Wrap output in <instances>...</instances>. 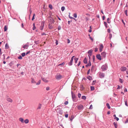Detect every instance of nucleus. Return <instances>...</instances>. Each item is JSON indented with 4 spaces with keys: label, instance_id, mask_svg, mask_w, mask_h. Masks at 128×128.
<instances>
[{
    "label": "nucleus",
    "instance_id": "f257e3e1",
    "mask_svg": "<svg viewBox=\"0 0 128 128\" xmlns=\"http://www.w3.org/2000/svg\"><path fill=\"white\" fill-rule=\"evenodd\" d=\"M63 77L59 74H57L55 76L56 79L58 80H60Z\"/></svg>",
    "mask_w": 128,
    "mask_h": 128
},
{
    "label": "nucleus",
    "instance_id": "f03ea898",
    "mask_svg": "<svg viewBox=\"0 0 128 128\" xmlns=\"http://www.w3.org/2000/svg\"><path fill=\"white\" fill-rule=\"evenodd\" d=\"M107 66L106 64H105L102 66L101 68L102 71H104L107 70Z\"/></svg>",
    "mask_w": 128,
    "mask_h": 128
},
{
    "label": "nucleus",
    "instance_id": "7ed1b4c3",
    "mask_svg": "<svg viewBox=\"0 0 128 128\" xmlns=\"http://www.w3.org/2000/svg\"><path fill=\"white\" fill-rule=\"evenodd\" d=\"M48 22L49 24H52L54 23V20L53 18L51 17L49 18V19L48 20Z\"/></svg>",
    "mask_w": 128,
    "mask_h": 128
},
{
    "label": "nucleus",
    "instance_id": "20e7f679",
    "mask_svg": "<svg viewBox=\"0 0 128 128\" xmlns=\"http://www.w3.org/2000/svg\"><path fill=\"white\" fill-rule=\"evenodd\" d=\"M99 75L100 78H104L105 76L104 74L101 72L99 73Z\"/></svg>",
    "mask_w": 128,
    "mask_h": 128
},
{
    "label": "nucleus",
    "instance_id": "39448f33",
    "mask_svg": "<svg viewBox=\"0 0 128 128\" xmlns=\"http://www.w3.org/2000/svg\"><path fill=\"white\" fill-rule=\"evenodd\" d=\"M72 98L74 102H75L76 96L75 94H73L72 91L71 92Z\"/></svg>",
    "mask_w": 128,
    "mask_h": 128
},
{
    "label": "nucleus",
    "instance_id": "423d86ee",
    "mask_svg": "<svg viewBox=\"0 0 128 128\" xmlns=\"http://www.w3.org/2000/svg\"><path fill=\"white\" fill-rule=\"evenodd\" d=\"M104 47L102 44H100V45L99 50L100 52L102 51V50Z\"/></svg>",
    "mask_w": 128,
    "mask_h": 128
},
{
    "label": "nucleus",
    "instance_id": "0eeeda50",
    "mask_svg": "<svg viewBox=\"0 0 128 128\" xmlns=\"http://www.w3.org/2000/svg\"><path fill=\"white\" fill-rule=\"evenodd\" d=\"M44 26V22H41V25L40 27V29L41 30H43Z\"/></svg>",
    "mask_w": 128,
    "mask_h": 128
},
{
    "label": "nucleus",
    "instance_id": "6e6552de",
    "mask_svg": "<svg viewBox=\"0 0 128 128\" xmlns=\"http://www.w3.org/2000/svg\"><path fill=\"white\" fill-rule=\"evenodd\" d=\"M96 57L98 59L100 60H102L100 55V54H97L96 55Z\"/></svg>",
    "mask_w": 128,
    "mask_h": 128
},
{
    "label": "nucleus",
    "instance_id": "1a4fd4ad",
    "mask_svg": "<svg viewBox=\"0 0 128 128\" xmlns=\"http://www.w3.org/2000/svg\"><path fill=\"white\" fill-rule=\"evenodd\" d=\"M101 55L102 57L104 58L106 56V53L104 52H102L101 53Z\"/></svg>",
    "mask_w": 128,
    "mask_h": 128
},
{
    "label": "nucleus",
    "instance_id": "9d476101",
    "mask_svg": "<svg viewBox=\"0 0 128 128\" xmlns=\"http://www.w3.org/2000/svg\"><path fill=\"white\" fill-rule=\"evenodd\" d=\"M42 106V104L40 103H39L38 104L37 109V110L40 109L41 108Z\"/></svg>",
    "mask_w": 128,
    "mask_h": 128
},
{
    "label": "nucleus",
    "instance_id": "9b49d317",
    "mask_svg": "<svg viewBox=\"0 0 128 128\" xmlns=\"http://www.w3.org/2000/svg\"><path fill=\"white\" fill-rule=\"evenodd\" d=\"M126 69L127 68L126 67L123 66L122 67L120 68L121 71L122 72L126 71Z\"/></svg>",
    "mask_w": 128,
    "mask_h": 128
},
{
    "label": "nucleus",
    "instance_id": "f8f14e48",
    "mask_svg": "<svg viewBox=\"0 0 128 128\" xmlns=\"http://www.w3.org/2000/svg\"><path fill=\"white\" fill-rule=\"evenodd\" d=\"M78 108L79 110H81L83 108V106L82 105L80 104L78 106Z\"/></svg>",
    "mask_w": 128,
    "mask_h": 128
},
{
    "label": "nucleus",
    "instance_id": "ddd939ff",
    "mask_svg": "<svg viewBox=\"0 0 128 128\" xmlns=\"http://www.w3.org/2000/svg\"><path fill=\"white\" fill-rule=\"evenodd\" d=\"M42 80L45 82H48V80L44 78H42Z\"/></svg>",
    "mask_w": 128,
    "mask_h": 128
},
{
    "label": "nucleus",
    "instance_id": "4468645a",
    "mask_svg": "<svg viewBox=\"0 0 128 128\" xmlns=\"http://www.w3.org/2000/svg\"><path fill=\"white\" fill-rule=\"evenodd\" d=\"M7 100L10 102H12V99L10 98H8L6 99Z\"/></svg>",
    "mask_w": 128,
    "mask_h": 128
},
{
    "label": "nucleus",
    "instance_id": "2eb2a0df",
    "mask_svg": "<svg viewBox=\"0 0 128 128\" xmlns=\"http://www.w3.org/2000/svg\"><path fill=\"white\" fill-rule=\"evenodd\" d=\"M73 61V60L71 59L70 62L68 63V64L69 66H71L72 65Z\"/></svg>",
    "mask_w": 128,
    "mask_h": 128
},
{
    "label": "nucleus",
    "instance_id": "dca6fc26",
    "mask_svg": "<svg viewBox=\"0 0 128 128\" xmlns=\"http://www.w3.org/2000/svg\"><path fill=\"white\" fill-rule=\"evenodd\" d=\"M28 45L26 44L25 45H24L22 47L24 48V49H27L28 48Z\"/></svg>",
    "mask_w": 128,
    "mask_h": 128
},
{
    "label": "nucleus",
    "instance_id": "f3484780",
    "mask_svg": "<svg viewBox=\"0 0 128 128\" xmlns=\"http://www.w3.org/2000/svg\"><path fill=\"white\" fill-rule=\"evenodd\" d=\"M91 63L90 62V61H89L88 63V64L86 65V66L87 67L88 66H91Z\"/></svg>",
    "mask_w": 128,
    "mask_h": 128
},
{
    "label": "nucleus",
    "instance_id": "a211bd4d",
    "mask_svg": "<svg viewBox=\"0 0 128 128\" xmlns=\"http://www.w3.org/2000/svg\"><path fill=\"white\" fill-rule=\"evenodd\" d=\"M19 120L22 122L23 123L24 122V120L23 118H19Z\"/></svg>",
    "mask_w": 128,
    "mask_h": 128
},
{
    "label": "nucleus",
    "instance_id": "6ab92c4d",
    "mask_svg": "<svg viewBox=\"0 0 128 128\" xmlns=\"http://www.w3.org/2000/svg\"><path fill=\"white\" fill-rule=\"evenodd\" d=\"M83 62L84 63L86 64L87 63V60L86 58H85Z\"/></svg>",
    "mask_w": 128,
    "mask_h": 128
},
{
    "label": "nucleus",
    "instance_id": "aec40b11",
    "mask_svg": "<svg viewBox=\"0 0 128 128\" xmlns=\"http://www.w3.org/2000/svg\"><path fill=\"white\" fill-rule=\"evenodd\" d=\"M48 27L49 29H51L53 28V26L50 25V24H49L48 26Z\"/></svg>",
    "mask_w": 128,
    "mask_h": 128
},
{
    "label": "nucleus",
    "instance_id": "412c9836",
    "mask_svg": "<svg viewBox=\"0 0 128 128\" xmlns=\"http://www.w3.org/2000/svg\"><path fill=\"white\" fill-rule=\"evenodd\" d=\"M29 121V120L28 119H26L24 120V122L26 124L28 123Z\"/></svg>",
    "mask_w": 128,
    "mask_h": 128
},
{
    "label": "nucleus",
    "instance_id": "4be33fe9",
    "mask_svg": "<svg viewBox=\"0 0 128 128\" xmlns=\"http://www.w3.org/2000/svg\"><path fill=\"white\" fill-rule=\"evenodd\" d=\"M92 50L91 49L90 50H89L88 52V53L90 54H92Z\"/></svg>",
    "mask_w": 128,
    "mask_h": 128
},
{
    "label": "nucleus",
    "instance_id": "5701e85b",
    "mask_svg": "<svg viewBox=\"0 0 128 128\" xmlns=\"http://www.w3.org/2000/svg\"><path fill=\"white\" fill-rule=\"evenodd\" d=\"M34 43L36 44H39V40H38L37 41H35L34 42Z\"/></svg>",
    "mask_w": 128,
    "mask_h": 128
},
{
    "label": "nucleus",
    "instance_id": "b1692460",
    "mask_svg": "<svg viewBox=\"0 0 128 128\" xmlns=\"http://www.w3.org/2000/svg\"><path fill=\"white\" fill-rule=\"evenodd\" d=\"M33 26L32 29L33 30H34L36 28V27L35 26V24L34 23L33 24Z\"/></svg>",
    "mask_w": 128,
    "mask_h": 128
},
{
    "label": "nucleus",
    "instance_id": "393cba45",
    "mask_svg": "<svg viewBox=\"0 0 128 128\" xmlns=\"http://www.w3.org/2000/svg\"><path fill=\"white\" fill-rule=\"evenodd\" d=\"M74 60H75V63H76L77 62V61L78 60V58H74Z\"/></svg>",
    "mask_w": 128,
    "mask_h": 128
},
{
    "label": "nucleus",
    "instance_id": "a878e982",
    "mask_svg": "<svg viewBox=\"0 0 128 128\" xmlns=\"http://www.w3.org/2000/svg\"><path fill=\"white\" fill-rule=\"evenodd\" d=\"M87 78L89 80H92V78L90 76H89L87 77Z\"/></svg>",
    "mask_w": 128,
    "mask_h": 128
},
{
    "label": "nucleus",
    "instance_id": "bb28decb",
    "mask_svg": "<svg viewBox=\"0 0 128 128\" xmlns=\"http://www.w3.org/2000/svg\"><path fill=\"white\" fill-rule=\"evenodd\" d=\"M106 106H107V107L108 108V109H110V106L109 105V104L108 103H107L106 104Z\"/></svg>",
    "mask_w": 128,
    "mask_h": 128
},
{
    "label": "nucleus",
    "instance_id": "cd10ccee",
    "mask_svg": "<svg viewBox=\"0 0 128 128\" xmlns=\"http://www.w3.org/2000/svg\"><path fill=\"white\" fill-rule=\"evenodd\" d=\"M91 90H94V86H90Z\"/></svg>",
    "mask_w": 128,
    "mask_h": 128
},
{
    "label": "nucleus",
    "instance_id": "c85d7f7f",
    "mask_svg": "<svg viewBox=\"0 0 128 128\" xmlns=\"http://www.w3.org/2000/svg\"><path fill=\"white\" fill-rule=\"evenodd\" d=\"M49 7L51 10H52L53 8L51 4H49L48 6Z\"/></svg>",
    "mask_w": 128,
    "mask_h": 128
},
{
    "label": "nucleus",
    "instance_id": "c756f323",
    "mask_svg": "<svg viewBox=\"0 0 128 128\" xmlns=\"http://www.w3.org/2000/svg\"><path fill=\"white\" fill-rule=\"evenodd\" d=\"M32 81L31 82L32 83H36V82L32 78Z\"/></svg>",
    "mask_w": 128,
    "mask_h": 128
},
{
    "label": "nucleus",
    "instance_id": "7c9ffc66",
    "mask_svg": "<svg viewBox=\"0 0 128 128\" xmlns=\"http://www.w3.org/2000/svg\"><path fill=\"white\" fill-rule=\"evenodd\" d=\"M35 16V14H33L32 18V20H34V18H35L34 17Z\"/></svg>",
    "mask_w": 128,
    "mask_h": 128
},
{
    "label": "nucleus",
    "instance_id": "2f4dec72",
    "mask_svg": "<svg viewBox=\"0 0 128 128\" xmlns=\"http://www.w3.org/2000/svg\"><path fill=\"white\" fill-rule=\"evenodd\" d=\"M113 124H114V126L115 127V128H117V124L116 123L114 122Z\"/></svg>",
    "mask_w": 128,
    "mask_h": 128
},
{
    "label": "nucleus",
    "instance_id": "473e14b6",
    "mask_svg": "<svg viewBox=\"0 0 128 128\" xmlns=\"http://www.w3.org/2000/svg\"><path fill=\"white\" fill-rule=\"evenodd\" d=\"M82 98L84 100H85L86 99V97L84 96H82Z\"/></svg>",
    "mask_w": 128,
    "mask_h": 128
},
{
    "label": "nucleus",
    "instance_id": "72a5a7b5",
    "mask_svg": "<svg viewBox=\"0 0 128 128\" xmlns=\"http://www.w3.org/2000/svg\"><path fill=\"white\" fill-rule=\"evenodd\" d=\"M41 82V80H38V82L36 84V85H38L40 84Z\"/></svg>",
    "mask_w": 128,
    "mask_h": 128
},
{
    "label": "nucleus",
    "instance_id": "f704fd0d",
    "mask_svg": "<svg viewBox=\"0 0 128 128\" xmlns=\"http://www.w3.org/2000/svg\"><path fill=\"white\" fill-rule=\"evenodd\" d=\"M104 24L106 26V28H107L108 27L107 24L106 22H104Z\"/></svg>",
    "mask_w": 128,
    "mask_h": 128
},
{
    "label": "nucleus",
    "instance_id": "c9c22d12",
    "mask_svg": "<svg viewBox=\"0 0 128 128\" xmlns=\"http://www.w3.org/2000/svg\"><path fill=\"white\" fill-rule=\"evenodd\" d=\"M74 116H71V118L70 119V121H72V120L74 118Z\"/></svg>",
    "mask_w": 128,
    "mask_h": 128
},
{
    "label": "nucleus",
    "instance_id": "e433bc0d",
    "mask_svg": "<svg viewBox=\"0 0 128 128\" xmlns=\"http://www.w3.org/2000/svg\"><path fill=\"white\" fill-rule=\"evenodd\" d=\"M7 29V27L6 26H5L4 28V31H6Z\"/></svg>",
    "mask_w": 128,
    "mask_h": 128
},
{
    "label": "nucleus",
    "instance_id": "4c0bfd02",
    "mask_svg": "<svg viewBox=\"0 0 128 128\" xmlns=\"http://www.w3.org/2000/svg\"><path fill=\"white\" fill-rule=\"evenodd\" d=\"M65 9V8L64 6H62L61 8V10L62 11H64Z\"/></svg>",
    "mask_w": 128,
    "mask_h": 128
},
{
    "label": "nucleus",
    "instance_id": "58836bf2",
    "mask_svg": "<svg viewBox=\"0 0 128 128\" xmlns=\"http://www.w3.org/2000/svg\"><path fill=\"white\" fill-rule=\"evenodd\" d=\"M8 45L7 44H5V48L6 49H8Z\"/></svg>",
    "mask_w": 128,
    "mask_h": 128
},
{
    "label": "nucleus",
    "instance_id": "ea45409f",
    "mask_svg": "<svg viewBox=\"0 0 128 128\" xmlns=\"http://www.w3.org/2000/svg\"><path fill=\"white\" fill-rule=\"evenodd\" d=\"M124 14H126V16H128V14H127V10H125L124 12Z\"/></svg>",
    "mask_w": 128,
    "mask_h": 128
},
{
    "label": "nucleus",
    "instance_id": "a19ab883",
    "mask_svg": "<svg viewBox=\"0 0 128 128\" xmlns=\"http://www.w3.org/2000/svg\"><path fill=\"white\" fill-rule=\"evenodd\" d=\"M26 54L25 52H23L22 54L21 55L22 56L24 57L25 56Z\"/></svg>",
    "mask_w": 128,
    "mask_h": 128
},
{
    "label": "nucleus",
    "instance_id": "79ce46f5",
    "mask_svg": "<svg viewBox=\"0 0 128 128\" xmlns=\"http://www.w3.org/2000/svg\"><path fill=\"white\" fill-rule=\"evenodd\" d=\"M74 16L75 18H76L77 17V14L76 13H74Z\"/></svg>",
    "mask_w": 128,
    "mask_h": 128
},
{
    "label": "nucleus",
    "instance_id": "37998d69",
    "mask_svg": "<svg viewBox=\"0 0 128 128\" xmlns=\"http://www.w3.org/2000/svg\"><path fill=\"white\" fill-rule=\"evenodd\" d=\"M65 64V63L64 62H63L61 64H60L59 66H64Z\"/></svg>",
    "mask_w": 128,
    "mask_h": 128
},
{
    "label": "nucleus",
    "instance_id": "c03bdc74",
    "mask_svg": "<svg viewBox=\"0 0 128 128\" xmlns=\"http://www.w3.org/2000/svg\"><path fill=\"white\" fill-rule=\"evenodd\" d=\"M109 20H110V18H107V22H108V23H110V21H109Z\"/></svg>",
    "mask_w": 128,
    "mask_h": 128
},
{
    "label": "nucleus",
    "instance_id": "a18cd8bd",
    "mask_svg": "<svg viewBox=\"0 0 128 128\" xmlns=\"http://www.w3.org/2000/svg\"><path fill=\"white\" fill-rule=\"evenodd\" d=\"M22 56H21L20 55L18 57V58L19 59H22Z\"/></svg>",
    "mask_w": 128,
    "mask_h": 128
},
{
    "label": "nucleus",
    "instance_id": "49530a36",
    "mask_svg": "<svg viewBox=\"0 0 128 128\" xmlns=\"http://www.w3.org/2000/svg\"><path fill=\"white\" fill-rule=\"evenodd\" d=\"M78 96L79 98H80L81 96V94L80 93H78Z\"/></svg>",
    "mask_w": 128,
    "mask_h": 128
},
{
    "label": "nucleus",
    "instance_id": "de8ad7c7",
    "mask_svg": "<svg viewBox=\"0 0 128 128\" xmlns=\"http://www.w3.org/2000/svg\"><path fill=\"white\" fill-rule=\"evenodd\" d=\"M119 81L121 83H123V81L122 80V79H121L120 78L119 79Z\"/></svg>",
    "mask_w": 128,
    "mask_h": 128
},
{
    "label": "nucleus",
    "instance_id": "09e8293b",
    "mask_svg": "<svg viewBox=\"0 0 128 128\" xmlns=\"http://www.w3.org/2000/svg\"><path fill=\"white\" fill-rule=\"evenodd\" d=\"M85 20H86V21H87L89 20V19L88 17H86Z\"/></svg>",
    "mask_w": 128,
    "mask_h": 128
},
{
    "label": "nucleus",
    "instance_id": "8fccbe9b",
    "mask_svg": "<svg viewBox=\"0 0 128 128\" xmlns=\"http://www.w3.org/2000/svg\"><path fill=\"white\" fill-rule=\"evenodd\" d=\"M94 66H92V68L91 69V71L92 70H94Z\"/></svg>",
    "mask_w": 128,
    "mask_h": 128
},
{
    "label": "nucleus",
    "instance_id": "3c124183",
    "mask_svg": "<svg viewBox=\"0 0 128 128\" xmlns=\"http://www.w3.org/2000/svg\"><path fill=\"white\" fill-rule=\"evenodd\" d=\"M68 103V102L67 101H66L64 103V104L65 105H67Z\"/></svg>",
    "mask_w": 128,
    "mask_h": 128
},
{
    "label": "nucleus",
    "instance_id": "603ef678",
    "mask_svg": "<svg viewBox=\"0 0 128 128\" xmlns=\"http://www.w3.org/2000/svg\"><path fill=\"white\" fill-rule=\"evenodd\" d=\"M98 48H95V49L94 50V51L95 52H96L98 51Z\"/></svg>",
    "mask_w": 128,
    "mask_h": 128
},
{
    "label": "nucleus",
    "instance_id": "864d4df0",
    "mask_svg": "<svg viewBox=\"0 0 128 128\" xmlns=\"http://www.w3.org/2000/svg\"><path fill=\"white\" fill-rule=\"evenodd\" d=\"M112 36V35L111 34H110L109 35V38L110 39H111Z\"/></svg>",
    "mask_w": 128,
    "mask_h": 128
},
{
    "label": "nucleus",
    "instance_id": "5fc2aeb1",
    "mask_svg": "<svg viewBox=\"0 0 128 128\" xmlns=\"http://www.w3.org/2000/svg\"><path fill=\"white\" fill-rule=\"evenodd\" d=\"M61 29V27L60 26H58V30H60Z\"/></svg>",
    "mask_w": 128,
    "mask_h": 128
},
{
    "label": "nucleus",
    "instance_id": "6e6d98bb",
    "mask_svg": "<svg viewBox=\"0 0 128 128\" xmlns=\"http://www.w3.org/2000/svg\"><path fill=\"white\" fill-rule=\"evenodd\" d=\"M114 119L116 120H117V121H118L119 120V118L116 117L114 118Z\"/></svg>",
    "mask_w": 128,
    "mask_h": 128
},
{
    "label": "nucleus",
    "instance_id": "4d7b16f0",
    "mask_svg": "<svg viewBox=\"0 0 128 128\" xmlns=\"http://www.w3.org/2000/svg\"><path fill=\"white\" fill-rule=\"evenodd\" d=\"M46 90H50V88L48 86L46 88Z\"/></svg>",
    "mask_w": 128,
    "mask_h": 128
},
{
    "label": "nucleus",
    "instance_id": "13d9d810",
    "mask_svg": "<svg viewBox=\"0 0 128 128\" xmlns=\"http://www.w3.org/2000/svg\"><path fill=\"white\" fill-rule=\"evenodd\" d=\"M58 44V40H56V45H57Z\"/></svg>",
    "mask_w": 128,
    "mask_h": 128
},
{
    "label": "nucleus",
    "instance_id": "bf43d9fd",
    "mask_svg": "<svg viewBox=\"0 0 128 128\" xmlns=\"http://www.w3.org/2000/svg\"><path fill=\"white\" fill-rule=\"evenodd\" d=\"M92 104L90 105L89 108L90 109H92Z\"/></svg>",
    "mask_w": 128,
    "mask_h": 128
},
{
    "label": "nucleus",
    "instance_id": "052dcab7",
    "mask_svg": "<svg viewBox=\"0 0 128 128\" xmlns=\"http://www.w3.org/2000/svg\"><path fill=\"white\" fill-rule=\"evenodd\" d=\"M92 60L94 62L95 60V56H93V57L92 58Z\"/></svg>",
    "mask_w": 128,
    "mask_h": 128
},
{
    "label": "nucleus",
    "instance_id": "680f3d73",
    "mask_svg": "<svg viewBox=\"0 0 128 128\" xmlns=\"http://www.w3.org/2000/svg\"><path fill=\"white\" fill-rule=\"evenodd\" d=\"M89 36H90V39L92 40V41H93V38H91L90 36V34L89 35Z\"/></svg>",
    "mask_w": 128,
    "mask_h": 128
},
{
    "label": "nucleus",
    "instance_id": "e2e57ef3",
    "mask_svg": "<svg viewBox=\"0 0 128 128\" xmlns=\"http://www.w3.org/2000/svg\"><path fill=\"white\" fill-rule=\"evenodd\" d=\"M67 40L68 41V42H67L69 44L70 42V40L68 38L67 39Z\"/></svg>",
    "mask_w": 128,
    "mask_h": 128
},
{
    "label": "nucleus",
    "instance_id": "0e129e2a",
    "mask_svg": "<svg viewBox=\"0 0 128 128\" xmlns=\"http://www.w3.org/2000/svg\"><path fill=\"white\" fill-rule=\"evenodd\" d=\"M125 105L126 106H128V104H127V102L126 101H125Z\"/></svg>",
    "mask_w": 128,
    "mask_h": 128
},
{
    "label": "nucleus",
    "instance_id": "69168bd1",
    "mask_svg": "<svg viewBox=\"0 0 128 128\" xmlns=\"http://www.w3.org/2000/svg\"><path fill=\"white\" fill-rule=\"evenodd\" d=\"M68 114H66L65 115V116L66 118H68Z\"/></svg>",
    "mask_w": 128,
    "mask_h": 128
},
{
    "label": "nucleus",
    "instance_id": "338daca9",
    "mask_svg": "<svg viewBox=\"0 0 128 128\" xmlns=\"http://www.w3.org/2000/svg\"><path fill=\"white\" fill-rule=\"evenodd\" d=\"M80 62H79L78 63V64H77V66H78L80 65Z\"/></svg>",
    "mask_w": 128,
    "mask_h": 128
},
{
    "label": "nucleus",
    "instance_id": "774afa93",
    "mask_svg": "<svg viewBox=\"0 0 128 128\" xmlns=\"http://www.w3.org/2000/svg\"><path fill=\"white\" fill-rule=\"evenodd\" d=\"M126 123H128V119H126V121L125 122Z\"/></svg>",
    "mask_w": 128,
    "mask_h": 128
}]
</instances>
